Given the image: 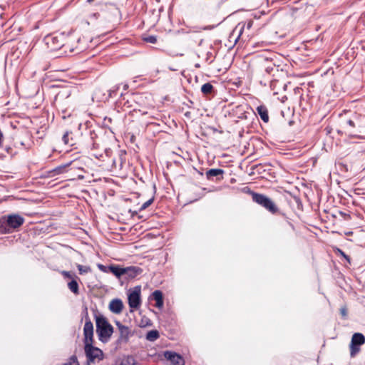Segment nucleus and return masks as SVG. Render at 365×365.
<instances>
[{
  "mask_svg": "<svg viewBox=\"0 0 365 365\" xmlns=\"http://www.w3.org/2000/svg\"><path fill=\"white\" fill-rule=\"evenodd\" d=\"M98 269H99L101 271H102V272H109L108 267H106V266H104V265H103V264H98Z\"/></svg>",
  "mask_w": 365,
  "mask_h": 365,
  "instance_id": "obj_37",
  "label": "nucleus"
},
{
  "mask_svg": "<svg viewBox=\"0 0 365 365\" xmlns=\"http://www.w3.org/2000/svg\"><path fill=\"white\" fill-rule=\"evenodd\" d=\"M340 314H341L342 317L346 319L347 317V309L346 307H343L340 309Z\"/></svg>",
  "mask_w": 365,
  "mask_h": 365,
  "instance_id": "obj_35",
  "label": "nucleus"
},
{
  "mask_svg": "<svg viewBox=\"0 0 365 365\" xmlns=\"http://www.w3.org/2000/svg\"><path fill=\"white\" fill-rule=\"evenodd\" d=\"M225 171L220 168H212L208 170L205 175L206 178L209 180H213L214 178H216L217 180H221L223 179V174Z\"/></svg>",
  "mask_w": 365,
  "mask_h": 365,
  "instance_id": "obj_15",
  "label": "nucleus"
},
{
  "mask_svg": "<svg viewBox=\"0 0 365 365\" xmlns=\"http://www.w3.org/2000/svg\"><path fill=\"white\" fill-rule=\"evenodd\" d=\"M94 317L98 339L103 343H106L110 340L113 333V327L103 315L95 314Z\"/></svg>",
  "mask_w": 365,
  "mask_h": 365,
  "instance_id": "obj_2",
  "label": "nucleus"
},
{
  "mask_svg": "<svg viewBox=\"0 0 365 365\" xmlns=\"http://www.w3.org/2000/svg\"><path fill=\"white\" fill-rule=\"evenodd\" d=\"M143 40L147 43L154 44L157 43V36L153 35L143 36Z\"/></svg>",
  "mask_w": 365,
  "mask_h": 365,
  "instance_id": "obj_30",
  "label": "nucleus"
},
{
  "mask_svg": "<svg viewBox=\"0 0 365 365\" xmlns=\"http://www.w3.org/2000/svg\"><path fill=\"white\" fill-rule=\"evenodd\" d=\"M64 365H80L78 361L77 356L76 355H72L69 358V361L65 363Z\"/></svg>",
  "mask_w": 365,
  "mask_h": 365,
  "instance_id": "obj_31",
  "label": "nucleus"
},
{
  "mask_svg": "<svg viewBox=\"0 0 365 365\" xmlns=\"http://www.w3.org/2000/svg\"><path fill=\"white\" fill-rule=\"evenodd\" d=\"M77 268L79 271L80 274H85L91 272V268L89 266L77 264Z\"/></svg>",
  "mask_w": 365,
  "mask_h": 365,
  "instance_id": "obj_28",
  "label": "nucleus"
},
{
  "mask_svg": "<svg viewBox=\"0 0 365 365\" xmlns=\"http://www.w3.org/2000/svg\"><path fill=\"white\" fill-rule=\"evenodd\" d=\"M81 50H82V48H70L71 52H74V51L80 52Z\"/></svg>",
  "mask_w": 365,
  "mask_h": 365,
  "instance_id": "obj_38",
  "label": "nucleus"
},
{
  "mask_svg": "<svg viewBox=\"0 0 365 365\" xmlns=\"http://www.w3.org/2000/svg\"><path fill=\"white\" fill-rule=\"evenodd\" d=\"M109 272L113 274L116 277L120 278L124 275V267H121L118 265H110L108 266Z\"/></svg>",
  "mask_w": 365,
  "mask_h": 365,
  "instance_id": "obj_22",
  "label": "nucleus"
},
{
  "mask_svg": "<svg viewBox=\"0 0 365 365\" xmlns=\"http://www.w3.org/2000/svg\"><path fill=\"white\" fill-rule=\"evenodd\" d=\"M99 16L98 13H93L91 14V18L97 19Z\"/></svg>",
  "mask_w": 365,
  "mask_h": 365,
  "instance_id": "obj_39",
  "label": "nucleus"
},
{
  "mask_svg": "<svg viewBox=\"0 0 365 365\" xmlns=\"http://www.w3.org/2000/svg\"><path fill=\"white\" fill-rule=\"evenodd\" d=\"M123 304L121 299H114L109 304V309L111 312L118 314L122 312Z\"/></svg>",
  "mask_w": 365,
  "mask_h": 365,
  "instance_id": "obj_16",
  "label": "nucleus"
},
{
  "mask_svg": "<svg viewBox=\"0 0 365 365\" xmlns=\"http://www.w3.org/2000/svg\"><path fill=\"white\" fill-rule=\"evenodd\" d=\"M210 54H211L210 53H207V57H210Z\"/></svg>",
  "mask_w": 365,
  "mask_h": 365,
  "instance_id": "obj_46",
  "label": "nucleus"
},
{
  "mask_svg": "<svg viewBox=\"0 0 365 365\" xmlns=\"http://www.w3.org/2000/svg\"><path fill=\"white\" fill-rule=\"evenodd\" d=\"M82 315H83L82 319H84L85 322L87 321V319H90V317L88 316L87 307H84L83 312H82Z\"/></svg>",
  "mask_w": 365,
  "mask_h": 365,
  "instance_id": "obj_34",
  "label": "nucleus"
},
{
  "mask_svg": "<svg viewBox=\"0 0 365 365\" xmlns=\"http://www.w3.org/2000/svg\"><path fill=\"white\" fill-rule=\"evenodd\" d=\"M103 94H106V93H103V89H101V92L100 93L99 96H103Z\"/></svg>",
  "mask_w": 365,
  "mask_h": 365,
  "instance_id": "obj_42",
  "label": "nucleus"
},
{
  "mask_svg": "<svg viewBox=\"0 0 365 365\" xmlns=\"http://www.w3.org/2000/svg\"><path fill=\"white\" fill-rule=\"evenodd\" d=\"M11 128L13 131L11 133V138L14 141V146L16 148L24 147L25 141L29 138V131L24 125L18 121L15 123L11 122Z\"/></svg>",
  "mask_w": 365,
  "mask_h": 365,
  "instance_id": "obj_3",
  "label": "nucleus"
},
{
  "mask_svg": "<svg viewBox=\"0 0 365 365\" xmlns=\"http://www.w3.org/2000/svg\"><path fill=\"white\" fill-rule=\"evenodd\" d=\"M166 359L169 360L172 365H184L185 362L182 356L175 352L166 351L164 353Z\"/></svg>",
  "mask_w": 365,
  "mask_h": 365,
  "instance_id": "obj_14",
  "label": "nucleus"
},
{
  "mask_svg": "<svg viewBox=\"0 0 365 365\" xmlns=\"http://www.w3.org/2000/svg\"><path fill=\"white\" fill-rule=\"evenodd\" d=\"M72 133L69 131H66L63 137L62 140L64 143L65 145H69L70 146H73L75 143L72 137L70 138V135H71Z\"/></svg>",
  "mask_w": 365,
  "mask_h": 365,
  "instance_id": "obj_24",
  "label": "nucleus"
},
{
  "mask_svg": "<svg viewBox=\"0 0 365 365\" xmlns=\"http://www.w3.org/2000/svg\"><path fill=\"white\" fill-rule=\"evenodd\" d=\"M61 274L65 277V278H69V279H71L73 278V274L68 272V271H62L61 272Z\"/></svg>",
  "mask_w": 365,
  "mask_h": 365,
  "instance_id": "obj_36",
  "label": "nucleus"
},
{
  "mask_svg": "<svg viewBox=\"0 0 365 365\" xmlns=\"http://www.w3.org/2000/svg\"><path fill=\"white\" fill-rule=\"evenodd\" d=\"M257 113L258 115L260 117V118L264 122L268 123L269 122V115H268V110L267 107L264 105H260L257 107L256 108Z\"/></svg>",
  "mask_w": 365,
  "mask_h": 365,
  "instance_id": "obj_20",
  "label": "nucleus"
},
{
  "mask_svg": "<svg viewBox=\"0 0 365 365\" xmlns=\"http://www.w3.org/2000/svg\"><path fill=\"white\" fill-rule=\"evenodd\" d=\"M81 41V38H78V42L79 43Z\"/></svg>",
  "mask_w": 365,
  "mask_h": 365,
  "instance_id": "obj_47",
  "label": "nucleus"
},
{
  "mask_svg": "<svg viewBox=\"0 0 365 365\" xmlns=\"http://www.w3.org/2000/svg\"><path fill=\"white\" fill-rule=\"evenodd\" d=\"M84 343L93 342V324L91 319H87L83 327Z\"/></svg>",
  "mask_w": 365,
  "mask_h": 365,
  "instance_id": "obj_12",
  "label": "nucleus"
},
{
  "mask_svg": "<svg viewBox=\"0 0 365 365\" xmlns=\"http://www.w3.org/2000/svg\"><path fill=\"white\" fill-rule=\"evenodd\" d=\"M339 117L342 128L344 130L345 133L351 136H356L357 132L354 128V123L349 116L346 110H343L342 113L339 114Z\"/></svg>",
  "mask_w": 365,
  "mask_h": 365,
  "instance_id": "obj_6",
  "label": "nucleus"
},
{
  "mask_svg": "<svg viewBox=\"0 0 365 365\" xmlns=\"http://www.w3.org/2000/svg\"><path fill=\"white\" fill-rule=\"evenodd\" d=\"M210 54H211L210 53H207V57H210Z\"/></svg>",
  "mask_w": 365,
  "mask_h": 365,
  "instance_id": "obj_45",
  "label": "nucleus"
},
{
  "mask_svg": "<svg viewBox=\"0 0 365 365\" xmlns=\"http://www.w3.org/2000/svg\"><path fill=\"white\" fill-rule=\"evenodd\" d=\"M110 150H106V153L107 155H108V153H109V152H110Z\"/></svg>",
  "mask_w": 365,
  "mask_h": 365,
  "instance_id": "obj_44",
  "label": "nucleus"
},
{
  "mask_svg": "<svg viewBox=\"0 0 365 365\" xmlns=\"http://www.w3.org/2000/svg\"><path fill=\"white\" fill-rule=\"evenodd\" d=\"M143 272V269L140 267L130 266L124 267V275H125L129 279H133L138 275L140 274Z\"/></svg>",
  "mask_w": 365,
  "mask_h": 365,
  "instance_id": "obj_17",
  "label": "nucleus"
},
{
  "mask_svg": "<svg viewBox=\"0 0 365 365\" xmlns=\"http://www.w3.org/2000/svg\"><path fill=\"white\" fill-rule=\"evenodd\" d=\"M128 86L127 84H124V86H123V89H124V90H127V89H128Z\"/></svg>",
  "mask_w": 365,
  "mask_h": 365,
  "instance_id": "obj_41",
  "label": "nucleus"
},
{
  "mask_svg": "<svg viewBox=\"0 0 365 365\" xmlns=\"http://www.w3.org/2000/svg\"><path fill=\"white\" fill-rule=\"evenodd\" d=\"M337 252L341 255L342 256L349 264L351 263V258L349 257V256H348L347 255H346L344 253V252H343L340 249H337Z\"/></svg>",
  "mask_w": 365,
  "mask_h": 365,
  "instance_id": "obj_33",
  "label": "nucleus"
},
{
  "mask_svg": "<svg viewBox=\"0 0 365 365\" xmlns=\"http://www.w3.org/2000/svg\"><path fill=\"white\" fill-rule=\"evenodd\" d=\"M159 336L160 334L157 330H150L146 334V339L150 341H155Z\"/></svg>",
  "mask_w": 365,
  "mask_h": 365,
  "instance_id": "obj_26",
  "label": "nucleus"
},
{
  "mask_svg": "<svg viewBox=\"0 0 365 365\" xmlns=\"http://www.w3.org/2000/svg\"><path fill=\"white\" fill-rule=\"evenodd\" d=\"M252 25H253V21L252 20L248 21L246 24H239L237 25V26L233 31V34H235L236 32L238 33V36H237V38L235 40V42L237 41V39L242 35V34L244 31V30L245 29H247V30H250L252 28Z\"/></svg>",
  "mask_w": 365,
  "mask_h": 365,
  "instance_id": "obj_18",
  "label": "nucleus"
},
{
  "mask_svg": "<svg viewBox=\"0 0 365 365\" xmlns=\"http://www.w3.org/2000/svg\"><path fill=\"white\" fill-rule=\"evenodd\" d=\"M90 138L92 141V149H96L98 147V144L96 141L97 138V135L94 131H90Z\"/></svg>",
  "mask_w": 365,
  "mask_h": 365,
  "instance_id": "obj_29",
  "label": "nucleus"
},
{
  "mask_svg": "<svg viewBox=\"0 0 365 365\" xmlns=\"http://www.w3.org/2000/svg\"><path fill=\"white\" fill-rule=\"evenodd\" d=\"M72 162L70 161L67 163L60 165L55 168H53L52 170L50 171L51 176L54 177L57 175L62 174L67 171V168L71 165Z\"/></svg>",
  "mask_w": 365,
  "mask_h": 365,
  "instance_id": "obj_19",
  "label": "nucleus"
},
{
  "mask_svg": "<svg viewBox=\"0 0 365 365\" xmlns=\"http://www.w3.org/2000/svg\"><path fill=\"white\" fill-rule=\"evenodd\" d=\"M135 215H137V212H135V211L132 212V216H134Z\"/></svg>",
  "mask_w": 365,
  "mask_h": 365,
  "instance_id": "obj_43",
  "label": "nucleus"
},
{
  "mask_svg": "<svg viewBox=\"0 0 365 365\" xmlns=\"http://www.w3.org/2000/svg\"><path fill=\"white\" fill-rule=\"evenodd\" d=\"M115 325L117 326L120 334V336L117 340L118 344L128 343L130 336L133 334L130 328L127 326L123 325L118 321L115 322Z\"/></svg>",
  "mask_w": 365,
  "mask_h": 365,
  "instance_id": "obj_10",
  "label": "nucleus"
},
{
  "mask_svg": "<svg viewBox=\"0 0 365 365\" xmlns=\"http://www.w3.org/2000/svg\"><path fill=\"white\" fill-rule=\"evenodd\" d=\"M184 115L187 118H191V113L190 111L185 112Z\"/></svg>",
  "mask_w": 365,
  "mask_h": 365,
  "instance_id": "obj_40",
  "label": "nucleus"
},
{
  "mask_svg": "<svg viewBox=\"0 0 365 365\" xmlns=\"http://www.w3.org/2000/svg\"><path fill=\"white\" fill-rule=\"evenodd\" d=\"M25 222V219L19 214H10L0 218V232L7 234L18 230Z\"/></svg>",
  "mask_w": 365,
  "mask_h": 365,
  "instance_id": "obj_1",
  "label": "nucleus"
},
{
  "mask_svg": "<svg viewBox=\"0 0 365 365\" xmlns=\"http://www.w3.org/2000/svg\"><path fill=\"white\" fill-rule=\"evenodd\" d=\"M365 343V336L361 333L353 334L350 344V355L354 356L359 351V346Z\"/></svg>",
  "mask_w": 365,
  "mask_h": 365,
  "instance_id": "obj_9",
  "label": "nucleus"
},
{
  "mask_svg": "<svg viewBox=\"0 0 365 365\" xmlns=\"http://www.w3.org/2000/svg\"><path fill=\"white\" fill-rule=\"evenodd\" d=\"M68 287L69 289L75 294H78L79 293V286L76 279H72L71 282L68 283Z\"/></svg>",
  "mask_w": 365,
  "mask_h": 365,
  "instance_id": "obj_25",
  "label": "nucleus"
},
{
  "mask_svg": "<svg viewBox=\"0 0 365 365\" xmlns=\"http://www.w3.org/2000/svg\"><path fill=\"white\" fill-rule=\"evenodd\" d=\"M119 365H136V361L133 356L128 355L121 359Z\"/></svg>",
  "mask_w": 365,
  "mask_h": 365,
  "instance_id": "obj_23",
  "label": "nucleus"
},
{
  "mask_svg": "<svg viewBox=\"0 0 365 365\" xmlns=\"http://www.w3.org/2000/svg\"><path fill=\"white\" fill-rule=\"evenodd\" d=\"M118 89L119 86H116L113 87L112 89L109 90L108 94H103L102 96H100L99 94L101 92V88H97L94 91L93 98H96L98 101H106L109 100L110 98H113L115 95Z\"/></svg>",
  "mask_w": 365,
  "mask_h": 365,
  "instance_id": "obj_13",
  "label": "nucleus"
},
{
  "mask_svg": "<svg viewBox=\"0 0 365 365\" xmlns=\"http://www.w3.org/2000/svg\"><path fill=\"white\" fill-rule=\"evenodd\" d=\"M153 200H154V197H152V198L149 199L148 200H147L145 202H144L141 205V207L139 209V211L141 212V211L145 210L147 207H148L153 203Z\"/></svg>",
  "mask_w": 365,
  "mask_h": 365,
  "instance_id": "obj_32",
  "label": "nucleus"
},
{
  "mask_svg": "<svg viewBox=\"0 0 365 365\" xmlns=\"http://www.w3.org/2000/svg\"><path fill=\"white\" fill-rule=\"evenodd\" d=\"M349 116L353 121L354 128L356 129L357 133L361 132L362 128L365 126V115L353 110H346Z\"/></svg>",
  "mask_w": 365,
  "mask_h": 365,
  "instance_id": "obj_8",
  "label": "nucleus"
},
{
  "mask_svg": "<svg viewBox=\"0 0 365 365\" xmlns=\"http://www.w3.org/2000/svg\"><path fill=\"white\" fill-rule=\"evenodd\" d=\"M252 200L272 214H277L279 212V209L274 202L264 195L252 192Z\"/></svg>",
  "mask_w": 365,
  "mask_h": 365,
  "instance_id": "obj_4",
  "label": "nucleus"
},
{
  "mask_svg": "<svg viewBox=\"0 0 365 365\" xmlns=\"http://www.w3.org/2000/svg\"><path fill=\"white\" fill-rule=\"evenodd\" d=\"M129 307L132 309H137L140 307V287H136L128 297Z\"/></svg>",
  "mask_w": 365,
  "mask_h": 365,
  "instance_id": "obj_11",
  "label": "nucleus"
},
{
  "mask_svg": "<svg viewBox=\"0 0 365 365\" xmlns=\"http://www.w3.org/2000/svg\"><path fill=\"white\" fill-rule=\"evenodd\" d=\"M153 299L155 301V307L157 308H162L163 307V296L160 290H155L152 294Z\"/></svg>",
  "mask_w": 365,
  "mask_h": 365,
  "instance_id": "obj_21",
  "label": "nucleus"
},
{
  "mask_svg": "<svg viewBox=\"0 0 365 365\" xmlns=\"http://www.w3.org/2000/svg\"><path fill=\"white\" fill-rule=\"evenodd\" d=\"M213 89V86L210 83H206L201 87V91L205 95L210 94Z\"/></svg>",
  "mask_w": 365,
  "mask_h": 365,
  "instance_id": "obj_27",
  "label": "nucleus"
},
{
  "mask_svg": "<svg viewBox=\"0 0 365 365\" xmlns=\"http://www.w3.org/2000/svg\"><path fill=\"white\" fill-rule=\"evenodd\" d=\"M93 342L84 343L85 354L88 359V365L93 362L96 359H103V353L101 349L93 346Z\"/></svg>",
  "mask_w": 365,
  "mask_h": 365,
  "instance_id": "obj_5",
  "label": "nucleus"
},
{
  "mask_svg": "<svg viewBox=\"0 0 365 365\" xmlns=\"http://www.w3.org/2000/svg\"><path fill=\"white\" fill-rule=\"evenodd\" d=\"M258 67L261 71L272 74L274 71H278V67L272 58L259 56L258 58Z\"/></svg>",
  "mask_w": 365,
  "mask_h": 365,
  "instance_id": "obj_7",
  "label": "nucleus"
}]
</instances>
